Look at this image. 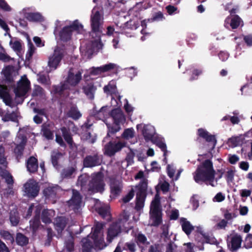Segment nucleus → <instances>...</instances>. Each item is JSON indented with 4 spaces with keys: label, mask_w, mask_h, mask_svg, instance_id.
I'll return each mask as SVG.
<instances>
[{
    "label": "nucleus",
    "mask_w": 252,
    "mask_h": 252,
    "mask_svg": "<svg viewBox=\"0 0 252 252\" xmlns=\"http://www.w3.org/2000/svg\"><path fill=\"white\" fill-rule=\"evenodd\" d=\"M91 34H103V15L96 8H94L91 15Z\"/></svg>",
    "instance_id": "nucleus-1"
},
{
    "label": "nucleus",
    "mask_w": 252,
    "mask_h": 252,
    "mask_svg": "<svg viewBox=\"0 0 252 252\" xmlns=\"http://www.w3.org/2000/svg\"><path fill=\"white\" fill-rule=\"evenodd\" d=\"M150 217L152 220V225L158 226L162 222V211L159 198H156L152 201L151 204Z\"/></svg>",
    "instance_id": "nucleus-2"
},
{
    "label": "nucleus",
    "mask_w": 252,
    "mask_h": 252,
    "mask_svg": "<svg viewBox=\"0 0 252 252\" xmlns=\"http://www.w3.org/2000/svg\"><path fill=\"white\" fill-rule=\"evenodd\" d=\"M104 176L101 172L92 175V180L88 183V190L92 192H102L104 189Z\"/></svg>",
    "instance_id": "nucleus-3"
},
{
    "label": "nucleus",
    "mask_w": 252,
    "mask_h": 252,
    "mask_svg": "<svg viewBox=\"0 0 252 252\" xmlns=\"http://www.w3.org/2000/svg\"><path fill=\"white\" fill-rule=\"evenodd\" d=\"M83 29V26L77 20L69 26L64 27L59 32L60 39L63 42H66L71 38L73 31L79 32Z\"/></svg>",
    "instance_id": "nucleus-4"
},
{
    "label": "nucleus",
    "mask_w": 252,
    "mask_h": 252,
    "mask_svg": "<svg viewBox=\"0 0 252 252\" xmlns=\"http://www.w3.org/2000/svg\"><path fill=\"white\" fill-rule=\"evenodd\" d=\"M102 155L95 152L91 155H87L83 161V166L86 168H93L98 166L102 164Z\"/></svg>",
    "instance_id": "nucleus-5"
},
{
    "label": "nucleus",
    "mask_w": 252,
    "mask_h": 252,
    "mask_svg": "<svg viewBox=\"0 0 252 252\" xmlns=\"http://www.w3.org/2000/svg\"><path fill=\"white\" fill-rule=\"evenodd\" d=\"M217 143L216 136L206 131V157L210 158L215 155V147Z\"/></svg>",
    "instance_id": "nucleus-6"
},
{
    "label": "nucleus",
    "mask_w": 252,
    "mask_h": 252,
    "mask_svg": "<svg viewBox=\"0 0 252 252\" xmlns=\"http://www.w3.org/2000/svg\"><path fill=\"white\" fill-rule=\"evenodd\" d=\"M24 191L29 198H34L37 196L40 190L38 183L34 180H30L24 185Z\"/></svg>",
    "instance_id": "nucleus-7"
},
{
    "label": "nucleus",
    "mask_w": 252,
    "mask_h": 252,
    "mask_svg": "<svg viewBox=\"0 0 252 252\" xmlns=\"http://www.w3.org/2000/svg\"><path fill=\"white\" fill-rule=\"evenodd\" d=\"M30 86V82L28 79L26 77H22L17 82V86L14 90L16 97H21L25 96L28 92Z\"/></svg>",
    "instance_id": "nucleus-8"
},
{
    "label": "nucleus",
    "mask_w": 252,
    "mask_h": 252,
    "mask_svg": "<svg viewBox=\"0 0 252 252\" xmlns=\"http://www.w3.org/2000/svg\"><path fill=\"white\" fill-rule=\"evenodd\" d=\"M64 50L59 46H56L53 55L49 57L48 65L51 68H57L64 56Z\"/></svg>",
    "instance_id": "nucleus-9"
},
{
    "label": "nucleus",
    "mask_w": 252,
    "mask_h": 252,
    "mask_svg": "<svg viewBox=\"0 0 252 252\" xmlns=\"http://www.w3.org/2000/svg\"><path fill=\"white\" fill-rule=\"evenodd\" d=\"M206 184L212 187L218 185V180L215 179V171L213 167V163L209 160H206Z\"/></svg>",
    "instance_id": "nucleus-10"
},
{
    "label": "nucleus",
    "mask_w": 252,
    "mask_h": 252,
    "mask_svg": "<svg viewBox=\"0 0 252 252\" xmlns=\"http://www.w3.org/2000/svg\"><path fill=\"white\" fill-rule=\"evenodd\" d=\"M124 147V145L121 142L116 143L110 141L104 147V155L111 157L115 155L116 153L120 151Z\"/></svg>",
    "instance_id": "nucleus-11"
},
{
    "label": "nucleus",
    "mask_w": 252,
    "mask_h": 252,
    "mask_svg": "<svg viewBox=\"0 0 252 252\" xmlns=\"http://www.w3.org/2000/svg\"><path fill=\"white\" fill-rule=\"evenodd\" d=\"M110 189L111 197L115 198L118 196L122 191L123 185L122 182L116 179L111 180Z\"/></svg>",
    "instance_id": "nucleus-12"
},
{
    "label": "nucleus",
    "mask_w": 252,
    "mask_h": 252,
    "mask_svg": "<svg viewBox=\"0 0 252 252\" xmlns=\"http://www.w3.org/2000/svg\"><path fill=\"white\" fill-rule=\"evenodd\" d=\"M121 232V227L117 222L113 223L109 227L107 235V240L110 243L114 238L117 237Z\"/></svg>",
    "instance_id": "nucleus-13"
},
{
    "label": "nucleus",
    "mask_w": 252,
    "mask_h": 252,
    "mask_svg": "<svg viewBox=\"0 0 252 252\" xmlns=\"http://www.w3.org/2000/svg\"><path fill=\"white\" fill-rule=\"evenodd\" d=\"M193 178L197 183L205 182V160H202L198 166L194 173Z\"/></svg>",
    "instance_id": "nucleus-14"
},
{
    "label": "nucleus",
    "mask_w": 252,
    "mask_h": 252,
    "mask_svg": "<svg viewBox=\"0 0 252 252\" xmlns=\"http://www.w3.org/2000/svg\"><path fill=\"white\" fill-rule=\"evenodd\" d=\"M110 116L113 118L114 123L120 124H123L126 121V117L120 108H115L111 110Z\"/></svg>",
    "instance_id": "nucleus-15"
},
{
    "label": "nucleus",
    "mask_w": 252,
    "mask_h": 252,
    "mask_svg": "<svg viewBox=\"0 0 252 252\" xmlns=\"http://www.w3.org/2000/svg\"><path fill=\"white\" fill-rule=\"evenodd\" d=\"M72 69H69L66 78L67 82L72 86H76L82 79V72L78 71L76 74L72 72Z\"/></svg>",
    "instance_id": "nucleus-16"
},
{
    "label": "nucleus",
    "mask_w": 252,
    "mask_h": 252,
    "mask_svg": "<svg viewBox=\"0 0 252 252\" xmlns=\"http://www.w3.org/2000/svg\"><path fill=\"white\" fill-rule=\"evenodd\" d=\"M82 202V196L79 192L76 190H73L72 196L68 201V205L70 207H73V209H78Z\"/></svg>",
    "instance_id": "nucleus-17"
},
{
    "label": "nucleus",
    "mask_w": 252,
    "mask_h": 252,
    "mask_svg": "<svg viewBox=\"0 0 252 252\" xmlns=\"http://www.w3.org/2000/svg\"><path fill=\"white\" fill-rule=\"evenodd\" d=\"M115 67V64L113 63H109L97 67H92L90 74L93 75H97L102 72H105L113 69Z\"/></svg>",
    "instance_id": "nucleus-18"
},
{
    "label": "nucleus",
    "mask_w": 252,
    "mask_h": 252,
    "mask_svg": "<svg viewBox=\"0 0 252 252\" xmlns=\"http://www.w3.org/2000/svg\"><path fill=\"white\" fill-rule=\"evenodd\" d=\"M27 170L31 173H35L38 168L37 159L33 156H31L26 161Z\"/></svg>",
    "instance_id": "nucleus-19"
},
{
    "label": "nucleus",
    "mask_w": 252,
    "mask_h": 252,
    "mask_svg": "<svg viewBox=\"0 0 252 252\" xmlns=\"http://www.w3.org/2000/svg\"><path fill=\"white\" fill-rule=\"evenodd\" d=\"M84 93L90 99L94 98V94L96 90V87L93 82L88 83L82 88Z\"/></svg>",
    "instance_id": "nucleus-20"
},
{
    "label": "nucleus",
    "mask_w": 252,
    "mask_h": 252,
    "mask_svg": "<svg viewBox=\"0 0 252 252\" xmlns=\"http://www.w3.org/2000/svg\"><path fill=\"white\" fill-rule=\"evenodd\" d=\"M137 191V196L146 197L148 188V180L146 179H143L136 186Z\"/></svg>",
    "instance_id": "nucleus-21"
},
{
    "label": "nucleus",
    "mask_w": 252,
    "mask_h": 252,
    "mask_svg": "<svg viewBox=\"0 0 252 252\" xmlns=\"http://www.w3.org/2000/svg\"><path fill=\"white\" fill-rule=\"evenodd\" d=\"M242 22L241 18L237 15L234 16L231 19L228 17L225 20L224 26L229 28L230 26L233 29L238 28Z\"/></svg>",
    "instance_id": "nucleus-22"
},
{
    "label": "nucleus",
    "mask_w": 252,
    "mask_h": 252,
    "mask_svg": "<svg viewBox=\"0 0 252 252\" xmlns=\"http://www.w3.org/2000/svg\"><path fill=\"white\" fill-rule=\"evenodd\" d=\"M14 71V66L12 65H7L2 70L3 75L4 77V80L7 84H12L14 83V79L12 76V73Z\"/></svg>",
    "instance_id": "nucleus-23"
},
{
    "label": "nucleus",
    "mask_w": 252,
    "mask_h": 252,
    "mask_svg": "<svg viewBox=\"0 0 252 252\" xmlns=\"http://www.w3.org/2000/svg\"><path fill=\"white\" fill-rule=\"evenodd\" d=\"M24 17L30 22H41L44 21L43 17L39 12H25Z\"/></svg>",
    "instance_id": "nucleus-24"
},
{
    "label": "nucleus",
    "mask_w": 252,
    "mask_h": 252,
    "mask_svg": "<svg viewBox=\"0 0 252 252\" xmlns=\"http://www.w3.org/2000/svg\"><path fill=\"white\" fill-rule=\"evenodd\" d=\"M134 240L139 248L142 250L144 249V246H147L150 244V242L147 241L146 236L141 232L135 234Z\"/></svg>",
    "instance_id": "nucleus-25"
},
{
    "label": "nucleus",
    "mask_w": 252,
    "mask_h": 252,
    "mask_svg": "<svg viewBox=\"0 0 252 252\" xmlns=\"http://www.w3.org/2000/svg\"><path fill=\"white\" fill-rule=\"evenodd\" d=\"M66 115L68 117L71 118L74 120H77L82 116L81 113L76 105H72L70 107Z\"/></svg>",
    "instance_id": "nucleus-26"
},
{
    "label": "nucleus",
    "mask_w": 252,
    "mask_h": 252,
    "mask_svg": "<svg viewBox=\"0 0 252 252\" xmlns=\"http://www.w3.org/2000/svg\"><path fill=\"white\" fill-rule=\"evenodd\" d=\"M242 241V237L238 235L235 234L231 238V248L232 251H235L241 247Z\"/></svg>",
    "instance_id": "nucleus-27"
},
{
    "label": "nucleus",
    "mask_w": 252,
    "mask_h": 252,
    "mask_svg": "<svg viewBox=\"0 0 252 252\" xmlns=\"http://www.w3.org/2000/svg\"><path fill=\"white\" fill-rule=\"evenodd\" d=\"M68 89V85L65 83H61L60 85L53 86V92L54 94H57L60 96H63L64 91Z\"/></svg>",
    "instance_id": "nucleus-28"
},
{
    "label": "nucleus",
    "mask_w": 252,
    "mask_h": 252,
    "mask_svg": "<svg viewBox=\"0 0 252 252\" xmlns=\"http://www.w3.org/2000/svg\"><path fill=\"white\" fill-rule=\"evenodd\" d=\"M142 134L146 141L152 140L154 136V130L153 127L149 125H145L142 130Z\"/></svg>",
    "instance_id": "nucleus-29"
},
{
    "label": "nucleus",
    "mask_w": 252,
    "mask_h": 252,
    "mask_svg": "<svg viewBox=\"0 0 252 252\" xmlns=\"http://www.w3.org/2000/svg\"><path fill=\"white\" fill-rule=\"evenodd\" d=\"M54 215V211L52 210L44 209L41 214V220L46 224H49L52 222V218Z\"/></svg>",
    "instance_id": "nucleus-30"
},
{
    "label": "nucleus",
    "mask_w": 252,
    "mask_h": 252,
    "mask_svg": "<svg viewBox=\"0 0 252 252\" xmlns=\"http://www.w3.org/2000/svg\"><path fill=\"white\" fill-rule=\"evenodd\" d=\"M61 130L64 140L70 146H72L73 140L70 129L65 126H63L61 128Z\"/></svg>",
    "instance_id": "nucleus-31"
},
{
    "label": "nucleus",
    "mask_w": 252,
    "mask_h": 252,
    "mask_svg": "<svg viewBox=\"0 0 252 252\" xmlns=\"http://www.w3.org/2000/svg\"><path fill=\"white\" fill-rule=\"evenodd\" d=\"M183 231L187 235L190 234L192 231L194 229V227L190 224V222L187 220L186 218H182L180 219Z\"/></svg>",
    "instance_id": "nucleus-32"
},
{
    "label": "nucleus",
    "mask_w": 252,
    "mask_h": 252,
    "mask_svg": "<svg viewBox=\"0 0 252 252\" xmlns=\"http://www.w3.org/2000/svg\"><path fill=\"white\" fill-rule=\"evenodd\" d=\"M58 190V186L57 187H48L44 189L43 192L44 196L46 198H55L56 197Z\"/></svg>",
    "instance_id": "nucleus-33"
},
{
    "label": "nucleus",
    "mask_w": 252,
    "mask_h": 252,
    "mask_svg": "<svg viewBox=\"0 0 252 252\" xmlns=\"http://www.w3.org/2000/svg\"><path fill=\"white\" fill-rule=\"evenodd\" d=\"M108 131L106 136L104 139L107 140L108 138L115 134L121 129V126L119 124L113 123L112 125H107Z\"/></svg>",
    "instance_id": "nucleus-34"
},
{
    "label": "nucleus",
    "mask_w": 252,
    "mask_h": 252,
    "mask_svg": "<svg viewBox=\"0 0 252 252\" xmlns=\"http://www.w3.org/2000/svg\"><path fill=\"white\" fill-rule=\"evenodd\" d=\"M25 142H24L23 140L20 144L17 145L14 149V153L18 162L20 161V159L23 156Z\"/></svg>",
    "instance_id": "nucleus-35"
},
{
    "label": "nucleus",
    "mask_w": 252,
    "mask_h": 252,
    "mask_svg": "<svg viewBox=\"0 0 252 252\" xmlns=\"http://www.w3.org/2000/svg\"><path fill=\"white\" fill-rule=\"evenodd\" d=\"M41 131L43 136L48 140L53 139L54 138L53 132L50 128L49 124L44 123L42 125Z\"/></svg>",
    "instance_id": "nucleus-36"
},
{
    "label": "nucleus",
    "mask_w": 252,
    "mask_h": 252,
    "mask_svg": "<svg viewBox=\"0 0 252 252\" xmlns=\"http://www.w3.org/2000/svg\"><path fill=\"white\" fill-rule=\"evenodd\" d=\"M40 225V212L36 211L35 214L32 220L30 221V225L32 231L35 232Z\"/></svg>",
    "instance_id": "nucleus-37"
},
{
    "label": "nucleus",
    "mask_w": 252,
    "mask_h": 252,
    "mask_svg": "<svg viewBox=\"0 0 252 252\" xmlns=\"http://www.w3.org/2000/svg\"><path fill=\"white\" fill-rule=\"evenodd\" d=\"M96 212L104 219L109 220L110 218V208L107 206H101L96 209Z\"/></svg>",
    "instance_id": "nucleus-38"
},
{
    "label": "nucleus",
    "mask_w": 252,
    "mask_h": 252,
    "mask_svg": "<svg viewBox=\"0 0 252 252\" xmlns=\"http://www.w3.org/2000/svg\"><path fill=\"white\" fill-rule=\"evenodd\" d=\"M16 242L18 245L25 246L29 243V238L20 232L16 234Z\"/></svg>",
    "instance_id": "nucleus-39"
},
{
    "label": "nucleus",
    "mask_w": 252,
    "mask_h": 252,
    "mask_svg": "<svg viewBox=\"0 0 252 252\" xmlns=\"http://www.w3.org/2000/svg\"><path fill=\"white\" fill-rule=\"evenodd\" d=\"M9 220L11 225L16 226L19 223L20 217L19 213L17 210H12L10 212Z\"/></svg>",
    "instance_id": "nucleus-40"
},
{
    "label": "nucleus",
    "mask_w": 252,
    "mask_h": 252,
    "mask_svg": "<svg viewBox=\"0 0 252 252\" xmlns=\"http://www.w3.org/2000/svg\"><path fill=\"white\" fill-rule=\"evenodd\" d=\"M2 120L4 122H19L17 114L15 111H12L11 113H6L2 117Z\"/></svg>",
    "instance_id": "nucleus-41"
},
{
    "label": "nucleus",
    "mask_w": 252,
    "mask_h": 252,
    "mask_svg": "<svg viewBox=\"0 0 252 252\" xmlns=\"http://www.w3.org/2000/svg\"><path fill=\"white\" fill-rule=\"evenodd\" d=\"M82 251L83 252H91L93 248L92 242L87 238H84L82 239Z\"/></svg>",
    "instance_id": "nucleus-42"
},
{
    "label": "nucleus",
    "mask_w": 252,
    "mask_h": 252,
    "mask_svg": "<svg viewBox=\"0 0 252 252\" xmlns=\"http://www.w3.org/2000/svg\"><path fill=\"white\" fill-rule=\"evenodd\" d=\"M92 238L94 241V245L96 249H102L104 247V239L102 235H97L95 237L92 236Z\"/></svg>",
    "instance_id": "nucleus-43"
},
{
    "label": "nucleus",
    "mask_w": 252,
    "mask_h": 252,
    "mask_svg": "<svg viewBox=\"0 0 252 252\" xmlns=\"http://www.w3.org/2000/svg\"><path fill=\"white\" fill-rule=\"evenodd\" d=\"M76 167L70 166L63 169L61 176L63 178H70L72 175L75 172Z\"/></svg>",
    "instance_id": "nucleus-44"
},
{
    "label": "nucleus",
    "mask_w": 252,
    "mask_h": 252,
    "mask_svg": "<svg viewBox=\"0 0 252 252\" xmlns=\"http://www.w3.org/2000/svg\"><path fill=\"white\" fill-rule=\"evenodd\" d=\"M63 155L61 152H53L51 154V162L54 167L57 168L59 165V160L62 157Z\"/></svg>",
    "instance_id": "nucleus-45"
},
{
    "label": "nucleus",
    "mask_w": 252,
    "mask_h": 252,
    "mask_svg": "<svg viewBox=\"0 0 252 252\" xmlns=\"http://www.w3.org/2000/svg\"><path fill=\"white\" fill-rule=\"evenodd\" d=\"M89 177L86 175H81L78 179L77 184L81 186V189H85L89 182Z\"/></svg>",
    "instance_id": "nucleus-46"
},
{
    "label": "nucleus",
    "mask_w": 252,
    "mask_h": 252,
    "mask_svg": "<svg viewBox=\"0 0 252 252\" xmlns=\"http://www.w3.org/2000/svg\"><path fill=\"white\" fill-rule=\"evenodd\" d=\"M145 199V197L136 195L135 206L134 208L137 211H139L143 209L144 206Z\"/></svg>",
    "instance_id": "nucleus-47"
},
{
    "label": "nucleus",
    "mask_w": 252,
    "mask_h": 252,
    "mask_svg": "<svg viewBox=\"0 0 252 252\" xmlns=\"http://www.w3.org/2000/svg\"><path fill=\"white\" fill-rule=\"evenodd\" d=\"M0 235L1 237L5 241H9L12 243L14 241L13 235L11 234L8 231L0 230Z\"/></svg>",
    "instance_id": "nucleus-48"
},
{
    "label": "nucleus",
    "mask_w": 252,
    "mask_h": 252,
    "mask_svg": "<svg viewBox=\"0 0 252 252\" xmlns=\"http://www.w3.org/2000/svg\"><path fill=\"white\" fill-rule=\"evenodd\" d=\"M35 50V48L34 45L31 41L29 40L28 41V50L26 55V59L27 60L30 61L32 59Z\"/></svg>",
    "instance_id": "nucleus-49"
},
{
    "label": "nucleus",
    "mask_w": 252,
    "mask_h": 252,
    "mask_svg": "<svg viewBox=\"0 0 252 252\" xmlns=\"http://www.w3.org/2000/svg\"><path fill=\"white\" fill-rule=\"evenodd\" d=\"M104 224L102 223L96 222L94 227L92 228L93 233L92 236H96L97 235H102L101 234V230L103 229Z\"/></svg>",
    "instance_id": "nucleus-50"
},
{
    "label": "nucleus",
    "mask_w": 252,
    "mask_h": 252,
    "mask_svg": "<svg viewBox=\"0 0 252 252\" xmlns=\"http://www.w3.org/2000/svg\"><path fill=\"white\" fill-rule=\"evenodd\" d=\"M103 35L104 34L103 33ZM102 34H100V36H98L97 34H92V36L93 38H95L96 39L94 40V44L95 45L96 48L98 49H101L103 46V44L101 41V37Z\"/></svg>",
    "instance_id": "nucleus-51"
},
{
    "label": "nucleus",
    "mask_w": 252,
    "mask_h": 252,
    "mask_svg": "<svg viewBox=\"0 0 252 252\" xmlns=\"http://www.w3.org/2000/svg\"><path fill=\"white\" fill-rule=\"evenodd\" d=\"M44 90L40 86H35L32 93V96H42L43 94Z\"/></svg>",
    "instance_id": "nucleus-52"
},
{
    "label": "nucleus",
    "mask_w": 252,
    "mask_h": 252,
    "mask_svg": "<svg viewBox=\"0 0 252 252\" xmlns=\"http://www.w3.org/2000/svg\"><path fill=\"white\" fill-rule=\"evenodd\" d=\"M194 239L196 242L203 245L205 243V233L195 232Z\"/></svg>",
    "instance_id": "nucleus-53"
},
{
    "label": "nucleus",
    "mask_w": 252,
    "mask_h": 252,
    "mask_svg": "<svg viewBox=\"0 0 252 252\" xmlns=\"http://www.w3.org/2000/svg\"><path fill=\"white\" fill-rule=\"evenodd\" d=\"M135 246V244L134 243L127 242L125 244L123 250L128 251L130 252H135L136 251Z\"/></svg>",
    "instance_id": "nucleus-54"
},
{
    "label": "nucleus",
    "mask_w": 252,
    "mask_h": 252,
    "mask_svg": "<svg viewBox=\"0 0 252 252\" xmlns=\"http://www.w3.org/2000/svg\"><path fill=\"white\" fill-rule=\"evenodd\" d=\"M156 145L163 152V156H164V160H166V156L167 150L166 144L162 141H158Z\"/></svg>",
    "instance_id": "nucleus-55"
},
{
    "label": "nucleus",
    "mask_w": 252,
    "mask_h": 252,
    "mask_svg": "<svg viewBox=\"0 0 252 252\" xmlns=\"http://www.w3.org/2000/svg\"><path fill=\"white\" fill-rule=\"evenodd\" d=\"M240 142V138L239 137H232L228 140V144L229 146L234 147L237 146Z\"/></svg>",
    "instance_id": "nucleus-56"
},
{
    "label": "nucleus",
    "mask_w": 252,
    "mask_h": 252,
    "mask_svg": "<svg viewBox=\"0 0 252 252\" xmlns=\"http://www.w3.org/2000/svg\"><path fill=\"white\" fill-rule=\"evenodd\" d=\"M134 195V191L133 189H131L126 195L122 198V201L125 203H127L133 197Z\"/></svg>",
    "instance_id": "nucleus-57"
},
{
    "label": "nucleus",
    "mask_w": 252,
    "mask_h": 252,
    "mask_svg": "<svg viewBox=\"0 0 252 252\" xmlns=\"http://www.w3.org/2000/svg\"><path fill=\"white\" fill-rule=\"evenodd\" d=\"M116 86L112 85H106L103 88V91L107 94H112L115 93Z\"/></svg>",
    "instance_id": "nucleus-58"
},
{
    "label": "nucleus",
    "mask_w": 252,
    "mask_h": 252,
    "mask_svg": "<svg viewBox=\"0 0 252 252\" xmlns=\"http://www.w3.org/2000/svg\"><path fill=\"white\" fill-rule=\"evenodd\" d=\"M10 44L12 45L11 47L14 51L16 52H20L22 49V45L19 41H15L13 42L11 40L10 41Z\"/></svg>",
    "instance_id": "nucleus-59"
},
{
    "label": "nucleus",
    "mask_w": 252,
    "mask_h": 252,
    "mask_svg": "<svg viewBox=\"0 0 252 252\" xmlns=\"http://www.w3.org/2000/svg\"><path fill=\"white\" fill-rule=\"evenodd\" d=\"M65 246L68 252H72L74 251V242L72 239H69L65 241Z\"/></svg>",
    "instance_id": "nucleus-60"
},
{
    "label": "nucleus",
    "mask_w": 252,
    "mask_h": 252,
    "mask_svg": "<svg viewBox=\"0 0 252 252\" xmlns=\"http://www.w3.org/2000/svg\"><path fill=\"white\" fill-rule=\"evenodd\" d=\"M0 9L6 12H9L11 10V7L5 0H0Z\"/></svg>",
    "instance_id": "nucleus-61"
},
{
    "label": "nucleus",
    "mask_w": 252,
    "mask_h": 252,
    "mask_svg": "<svg viewBox=\"0 0 252 252\" xmlns=\"http://www.w3.org/2000/svg\"><path fill=\"white\" fill-rule=\"evenodd\" d=\"M164 18V17L163 16V13L160 11H158V12L155 13V14H153L151 20V21L152 22L159 21H162Z\"/></svg>",
    "instance_id": "nucleus-62"
},
{
    "label": "nucleus",
    "mask_w": 252,
    "mask_h": 252,
    "mask_svg": "<svg viewBox=\"0 0 252 252\" xmlns=\"http://www.w3.org/2000/svg\"><path fill=\"white\" fill-rule=\"evenodd\" d=\"M235 172L232 169H228L225 174V177L228 183L231 182L233 180Z\"/></svg>",
    "instance_id": "nucleus-63"
},
{
    "label": "nucleus",
    "mask_w": 252,
    "mask_h": 252,
    "mask_svg": "<svg viewBox=\"0 0 252 252\" xmlns=\"http://www.w3.org/2000/svg\"><path fill=\"white\" fill-rule=\"evenodd\" d=\"M56 225L61 230H63L66 226V222L64 219L62 217H60L56 220Z\"/></svg>",
    "instance_id": "nucleus-64"
}]
</instances>
